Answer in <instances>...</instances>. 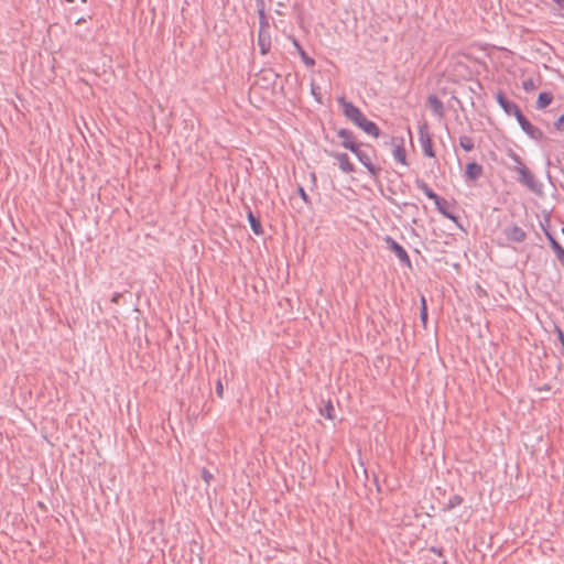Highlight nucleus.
I'll return each mask as SVG.
<instances>
[{"label":"nucleus","mask_w":564,"mask_h":564,"mask_svg":"<svg viewBox=\"0 0 564 564\" xmlns=\"http://www.w3.org/2000/svg\"><path fill=\"white\" fill-rule=\"evenodd\" d=\"M552 100H553V96L551 93H547V91L540 93L538 96V99H536V108L543 109V108L547 107L552 102Z\"/></svg>","instance_id":"nucleus-21"},{"label":"nucleus","mask_w":564,"mask_h":564,"mask_svg":"<svg viewBox=\"0 0 564 564\" xmlns=\"http://www.w3.org/2000/svg\"><path fill=\"white\" fill-rule=\"evenodd\" d=\"M84 21H85V19H84V18H79L75 23H76V24H80V23H82V22H84Z\"/></svg>","instance_id":"nucleus-33"},{"label":"nucleus","mask_w":564,"mask_h":564,"mask_svg":"<svg viewBox=\"0 0 564 564\" xmlns=\"http://www.w3.org/2000/svg\"><path fill=\"white\" fill-rule=\"evenodd\" d=\"M122 297V294L120 292H116L111 296V302L118 304L120 299Z\"/></svg>","instance_id":"nucleus-31"},{"label":"nucleus","mask_w":564,"mask_h":564,"mask_svg":"<svg viewBox=\"0 0 564 564\" xmlns=\"http://www.w3.org/2000/svg\"><path fill=\"white\" fill-rule=\"evenodd\" d=\"M415 185L426 195V197L433 199L434 204L441 198V196H438L423 180L416 178Z\"/></svg>","instance_id":"nucleus-16"},{"label":"nucleus","mask_w":564,"mask_h":564,"mask_svg":"<svg viewBox=\"0 0 564 564\" xmlns=\"http://www.w3.org/2000/svg\"><path fill=\"white\" fill-rule=\"evenodd\" d=\"M334 411H335V409H334V406H333L332 402L329 401V402L324 406V409H322V410H321V414H322L324 417H326V419H328V420H332V419H334Z\"/></svg>","instance_id":"nucleus-24"},{"label":"nucleus","mask_w":564,"mask_h":564,"mask_svg":"<svg viewBox=\"0 0 564 564\" xmlns=\"http://www.w3.org/2000/svg\"><path fill=\"white\" fill-rule=\"evenodd\" d=\"M334 158L337 160L338 166L344 173L348 174L355 171V166L350 162L347 153L337 152L334 154Z\"/></svg>","instance_id":"nucleus-13"},{"label":"nucleus","mask_w":564,"mask_h":564,"mask_svg":"<svg viewBox=\"0 0 564 564\" xmlns=\"http://www.w3.org/2000/svg\"><path fill=\"white\" fill-rule=\"evenodd\" d=\"M260 29L258 34V46L260 48V53L265 55L270 52L271 48V37L268 29V22L264 20L263 11H260Z\"/></svg>","instance_id":"nucleus-4"},{"label":"nucleus","mask_w":564,"mask_h":564,"mask_svg":"<svg viewBox=\"0 0 564 564\" xmlns=\"http://www.w3.org/2000/svg\"><path fill=\"white\" fill-rule=\"evenodd\" d=\"M337 137L341 140V145L350 152H356L357 148L360 145L355 141L354 133L348 129H339Z\"/></svg>","instance_id":"nucleus-10"},{"label":"nucleus","mask_w":564,"mask_h":564,"mask_svg":"<svg viewBox=\"0 0 564 564\" xmlns=\"http://www.w3.org/2000/svg\"><path fill=\"white\" fill-rule=\"evenodd\" d=\"M482 166L476 162L468 163L466 165L465 175L468 180L476 181L482 174Z\"/></svg>","instance_id":"nucleus-14"},{"label":"nucleus","mask_w":564,"mask_h":564,"mask_svg":"<svg viewBox=\"0 0 564 564\" xmlns=\"http://www.w3.org/2000/svg\"><path fill=\"white\" fill-rule=\"evenodd\" d=\"M459 145L467 152L473 151L475 148L473 139L468 135H462L459 138Z\"/></svg>","instance_id":"nucleus-22"},{"label":"nucleus","mask_w":564,"mask_h":564,"mask_svg":"<svg viewBox=\"0 0 564 564\" xmlns=\"http://www.w3.org/2000/svg\"><path fill=\"white\" fill-rule=\"evenodd\" d=\"M293 45L294 47L296 48L299 55L301 56V59L302 62L308 66V67H312L315 65V59L310 57L306 52L303 50V47L301 46L300 42L296 40V39H293Z\"/></svg>","instance_id":"nucleus-17"},{"label":"nucleus","mask_w":564,"mask_h":564,"mask_svg":"<svg viewBox=\"0 0 564 564\" xmlns=\"http://www.w3.org/2000/svg\"><path fill=\"white\" fill-rule=\"evenodd\" d=\"M523 130V132L531 139L535 141H542L544 138V133L541 129L533 126L522 113V111L518 112V115L514 117Z\"/></svg>","instance_id":"nucleus-3"},{"label":"nucleus","mask_w":564,"mask_h":564,"mask_svg":"<svg viewBox=\"0 0 564 564\" xmlns=\"http://www.w3.org/2000/svg\"><path fill=\"white\" fill-rule=\"evenodd\" d=\"M297 193L305 204H311L310 197L302 186L297 187Z\"/></svg>","instance_id":"nucleus-27"},{"label":"nucleus","mask_w":564,"mask_h":564,"mask_svg":"<svg viewBox=\"0 0 564 564\" xmlns=\"http://www.w3.org/2000/svg\"><path fill=\"white\" fill-rule=\"evenodd\" d=\"M427 104H429V107H430L432 113L436 118H438L440 120L444 118V116H445L444 105L437 96L430 95L427 97Z\"/></svg>","instance_id":"nucleus-12"},{"label":"nucleus","mask_w":564,"mask_h":564,"mask_svg":"<svg viewBox=\"0 0 564 564\" xmlns=\"http://www.w3.org/2000/svg\"><path fill=\"white\" fill-rule=\"evenodd\" d=\"M553 2L560 8L564 9V0H553Z\"/></svg>","instance_id":"nucleus-32"},{"label":"nucleus","mask_w":564,"mask_h":564,"mask_svg":"<svg viewBox=\"0 0 564 564\" xmlns=\"http://www.w3.org/2000/svg\"><path fill=\"white\" fill-rule=\"evenodd\" d=\"M435 207L444 217H446L447 219H451L452 221H454L458 227H462L460 224H459L458 217L452 210L453 209V204L451 202H448L445 198L441 197L435 203Z\"/></svg>","instance_id":"nucleus-8"},{"label":"nucleus","mask_w":564,"mask_h":564,"mask_svg":"<svg viewBox=\"0 0 564 564\" xmlns=\"http://www.w3.org/2000/svg\"><path fill=\"white\" fill-rule=\"evenodd\" d=\"M82 2H86V0H80Z\"/></svg>","instance_id":"nucleus-34"},{"label":"nucleus","mask_w":564,"mask_h":564,"mask_svg":"<svg viewBox=\"0 0 564 564\" xmlns=\"http://www.w3.org/2000/svg\"><path fill=\"white\" fill-rule=\"evenodd\" d=\"M503 235L509 241L513 242H523L527 238L525 231L517 225L506 227Z\"/></svg>","instance_id":"nucleus-11"},{"label":"nucleus","mask_w":564,"mask_h":564,"mask_svg":"<svg viewBox=\"0 0 564 564\" xmlns=\"http://www.w3.org/2000/svg\"><path fill=\"white\" fill-rule=\"evenodd\" d=\"M464 499L460 495H453L443 505V511L448 512L456 507L463 503Z\"/></svg>","instance_id":"nucleus-19"},{"label":"nucleus","mask_w":564,"mask_h":564,"mask_svg":"<svg viewBox=\"0 0 564 564\" xmlns=\"http://www.w3.org/2000/svg\"><path fill=\"white\" fill-rule=\"evenodd\" d=\"M419 141H420L423 154L429 158H434L435 153L433 150L432 139L427 131L426 124L420 127V129H419Z\"/></svg>","instance_id":"nucleus-6"},{"label":"nucleus","mask_w":564,"mask_h":564,"mask_svg":"<svg viewBox=\"0 0 564 564\" xmlns=\"http://www.w3.org/2000/svg\"><path fill=\"white\" fill-rule=\"evenodd\" d=\"M496 99H497V102L499 104V106L502 108V110L508 115V116H513L516 117L518 115V112L521 111V109L519 108V106L517 104H514L513 101H510L502 91H498L496 94Z\"/></svg>","instance_id":"nucleus-9"},{"label":"nucleus","mask_w":564,"mask_h":564,"mask_svg":"<svg viewBox=\"0 0 564 564\" xmlns=\"http://www.w3.org/2000/svg\"><path fill=\"white\" fill-rule=\"evenodd\" d=\"M421 307H420V318L422 323L425 325L427 322V304L426 299L424 296L421 297Z\"/></svg>","instance_id":"nucleus-23"},{"label":"nucleus","mask_w":564,"mask_h":564,"mask_svg":"<svg viewBox=\"0 0 564 564\" xmlns=\"http://www.w3.org/2000/svg\"><path fill=\"white\" fill-rule=\"evenodd\" d=\"M216 393L219 398L224 397V387L220 379H218L216 382Z\"/></svg>","instance_id":"nucleus-29"},{"label":"nucleus","mask_w":564,"mask_h":564,"mask_svg":"<svg viewBox=\"0 0 564 564\" xmlns=\"http://www.w3.org/2000/svg\"><path fill=\"white\" fill-rule=\"evenodd\" d=\"M516 166L514 170L519 173V181L524 184L529 189L534 193L541 192V184L535 180L533 174L529 171V169L523 164L520 156L517 154L512 155Z\"/></svg>","instance_id":"nucleus-2"},{"label":"nucleus","mask_w":564,"mask_h":564,"mask_svg":"<svg viewBox=\"0 0 564 564\" xmlns=\"http://www.w3.org/2000/svg\"><path fill=\"white\" fill-rule=\"evenodd\" d=\"M545 236L550 241L551 248L554 250L557 260L564 265V248L557 242V240L545 230Z\"/></svg>","instance_id":"nucleus-15"},{"label":"nucleus","mask_w":564,"mask_h":564,"mask_svg":"<svg viewBox=\"0 0 564 564\" xmlns=\"http://www.w3.org/2000/svg\"><path fill=\"white\" fill-rule=\"evenodd\" d=\"M522 88L525 91H532L536 88V86L532 78H527L522 82Z\"/></svg>","instance_id":"nucleus-25"},{"label":"nucleus","mask_w":564,"mask_h":564,"mask_svg":"<svg viewBox=\"0 0 564 564\" xmlns=\"http://www.w3.org/2000/svg\"><path fill=\"white\" fill-rule=\"evenodd\" d=\"M337 102L341 107L344 116L350 120L355 126L366 132L368 135L378 138L380 130L378 126L366 118L361 110L351 101L346 100L344 96L337 97Z\"/></svg>","instance_id":"nucleus-1"},{"label":"nucleus","mask_w":564,"mask_h":564,"mask_svg":"<svg viewBox=\"0 0 564 564\" xmlns=\"http://www.w3.org/2000/svg\"><path fill=\"white\" fill-rule=\"evenodd\" d=\"M555 330H556V334H557V339L561 344V347L562 349L564 350V333L563 330L560 328V327H555Z\"/></svg>","instance_id":"nucleus-28"},{"label":"nucleus","mask_w":564,"mask_h":564,"mask_svg":"<svg viewBox=\"0 0 564 564\" xmlns=\"http://www.w3.org/2000/svg\"><path fill=\"white\" fill-rule=\"evenodd\" d=\"M248 221L254 235H261L263 232L260 219L251 212L248 213Z\"/></svg>","instance_id":"nucleus-20"},{"label":"nucleus","mask_w":564,"mask_h":564,"mask_svg":"<svg viewBox=\"0 0 564 564\" xmlns=\"http://www.w3.org/2000/svg\"><path fill=\"white\" fill-rule=\"evenodd\" d=\"M564 113L554 122V127L556 130H563L564 129Z\"/></svg>","instance_id":"nucleus-30"},{"label":"nucleus","mask_w":564,"mask_h":564,"mask_svg":"<svg viewBox=\"0 0 564 564\" xmlns=\"http://www.w3.org/2000/svg\"><path fill=\"white\" fill-rule=\"evenodd\" d=\"M200 475H202V478H203V480L205 481V484H206L207 486H209V485H210V481H212V480H213V478H214L213 474H212L208 469L203 468V470H202Z\"/></svg>","instance_id":"nucleus-26"},{"label":"nucleus","mask_w":564,"mask_h":564,"mask_svg":"<svg viewBox=\"0 0 564 564\" xmlns=\"http://www.w3.org/2000/svg\"><path fill=\"white\" fill-rule=\"evenodd\" d=\"M356 158L358 159V161L367 169V171L372 175V176H377L380 169L377 167L372 161H371V156L370 154L362 150L360 148V145L357 148L356 152H352Z\"/></svg>","instance_id":"nucleus-7"},{"label":"nucleus","mask_w":564,"mask_h":564,"mask_svg":"<svg viewBox=\"0 0 564 564\" xmlns=\"http://www.w3.org/2000/svg\"><path fill=\"white\" fill-rule=\"evenodd\" d=\"M392 154H393L394 160L398 163H400L402 165H408L406 151H405L404 147L402 145V143L394 145Z\"/></svg>","instance_id":"nucleus-18"},{"label":"nucleus","mask_w":564,"mask_h":564,"mask_svg":"<svg viewBox=\"0 0 564 564\" xmlns=\"http://www.w3.org/2000/svg\"><path fill=\"white\" fill-rule=\"evenodd\" d=\"M384 240H386L388 248L397 256V258L400 260V262L410 268L411 260H410V257H409L408 252L405 251V249L399 242H397L393 238H391L389 236Z\"/></svg>","instance_id":"nucleus-5"}]
</instances>
